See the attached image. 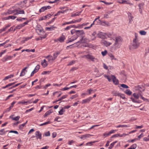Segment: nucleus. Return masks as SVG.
<instances>
[{"label":"nucleus","instance_id":"obj_1","mask_svg":"<svg viewBox=\"0 0 149 149\" xmlns=\"http://www.w3.org/2000/svg\"><path fill=\"white\" fill-rule=\"evenodd\" d=\"M111 38L114 41V44L112 46L113 49L114 50H116L120 48L122 45L123 41L122 38L120 36H117L115 38L111 37Z\"/></svg>","mask_w":149,"mask_h":149},{"label":"nucleus","instance_id":"obj_2","mask_svg":"<svg viewBox=\"0 0 149 149\" xmlns=\"http://www.w3.org/2000/svg\"><path fill=\"white\" fill-rule=\"evenodd\" d=\"M140 43L138 42L137 40V37L135 36V38L133 39L132 44V47L133 48L136 49L139 46Z\"/></svg>","mask_w":149,"mask_h":149},{"label":"nucleus","instance_id":"obj_3","mask_svg":"<svg viewBox=\"0 0 149 149\" xmlns=\"http://www.w3.org/2000/svg\"><path fill=\"white\" fill-rule=\"evenodd\" d=\"M75 39H77L78 37H80L82 40L84 37L85 33L83 30H77L76 35H74Z\"/></svg>","mask_w":149,"mask_h":149},{"label":"nucleus","instance_id":"obj_4","mask_svg":"<svg viewBox=\"0 0 149 149\" xmlns=\"http://www.w3.org/2000/svg\"><path fill=\"white\" fill-rule=\"evenodd\" d=\"M86 58L88 59H90L92 61L94 62H97L98 60L97 59L95 58L93 56L90 54H87L85 56Z\"/></svg>","mask_w":149,"mask_h":149},{"label":"nucleus","instance_id":"obj_5","mask_svg":"<svg viewBox=\"0 0 149 149\" xmlns=\"http://www.w3.org/2000/svg\"><path fill=\"white\" fill-rule=\"evenodd\" d=\"M91 41V40H90V39H88L87 38H84V37H83V39H82V38H81L80 40L79 41L77 42L76 43V44H79L80 42L81 43H86V42H88Z\"/></svg>","mask_w":149,"mask_h":149},{"label":"nucleus","instance_id":"obj_6","mask_svg":"<svg viewBox=\"0 0 149 149\" xmlns=\"http://www.w3.org/2000/svg\"><path fill=\"white\" fill-rule=\"evenodd\" d=\"M113 10L109 11L106 13L104 15V17L106 18H109L111 17V14Z\"/></svg>","mask_w":149,"mask_h":149},{"label":"nucleus","instance_id":"obj_7","mask_svg":"<svg viewBox=\"0 0 149 149\" xmlns=\"http://www.w3.org/2000/svg\"><path fill=\"white\" fill-rule=\"evenodd\" d=\"M111 79H112L113 82L115 84L117 85L118 84V81L115 76L113 75H111Z\"/></svg>","mask_w":149,"mask_h":149},{"label":"nucleus","instance_id":"obj_8","mask_svg":"<svg viewBox=\"0 0 149 149\" xmlns=\"http://www.w3.org/2000/svg\"><path fill=\"white\" fill-rule=\"evenodd\" d=\"M92 97H90L87 98L83 100L81 102V104H84L89 103L90 101L92 100Z\"/></svg>","mask_w":149,"mask_h":149},{"label":"nucleus","instance_id":"obj_9","mask_svg":"<svg viewBox=\"0 0 149 149\" xmlns=\"http://www.w3.org/2000/svg\"><path fill=\"white\" fill-rule=\"evenodd\" d=\"M51 8V7L49 6H43L40 9L39 12L40 13L43 12L46 10L50 9Z\"/></svg>","mask_w":149,"mask_h":149},{"label":"nucleus","instance_id":"obj_10","mask_svg":"<svg viewBox=\"0 0 149 149\" xmlns=\"http://www.w3.org/2000/svg\"><path fill=\"white\" fill-rule=\"evenodd\" d=\"M58 38L59 42L61 43L63 42L66 38L65 34L62 33L61 36Z\"/></svg>","mask_w":149,"mask_h":149},{"label":"nucleus","instance_id":"obj_11","mask_svg":"<svg viewBox=\"0 0 149 149\" xmlns=\"http://www.w3.org/2000/svg\"><path fill=\"white\" fill-rule=\"evenodd\" d=\"M35 135L36 137L37 138V139H42V134L39 131L36 132Z\"/></svg>","mask_w":149,"mask_h":149},{"label":"nucleus","instance_id":"obj_12","mask_svg":"<svg viewBox=\"0 0 149 149\" xmlns=\"http://www.w3.org/2000/svg\"><path fill=\"white\" fill-rule=\"evenodd\" d=\"M102 44L105 46L107 47L111 45L112 43L108 42L105 40H103L102 41Z\"/></svg>","mask_w":149,"mask_h":149},{"label":"nucleus","instance_id":"obj_13","mask_svg":"<svg viewBox=\"0 0 149 149\" xmlns=\"http://www.w3.org/2000/svg\"><path fill=\"white\" fill-rule=\"evenodd\" d=\"M25 14L24 11L23 10H18L16 9V13L14 14V15H17L19 14Z\"/></svg>","mask_w":149,"mask_h":149},{"label":"nucleus","instance_id":"obj_14","mask_svg":"<svg viewBox=\"0 0 149 149\" xmlns=\"http://www.w3.org/2000/svg\"><path fill=\"white\" fill-rule=\"evenodd\" d=\"M41 64L43 68L46 67L48 65V63L45 59L41 61Z\"/></svg>","mask_w":149,"mask_h":149},{"label":"nucleus","instance_id":"obj_15","mask_svg":"<svg viewBox=\"0 0 149 149\" xmlns=\"http://www.w3.org/2000/svg\"><path fill=\"white\" fill-rule=\"evenodd\" d=\"M98 21L100 22L102 25L105 26L104 25L102 24L104 23L107 26H110V24L107 22L101 20L100 19H98Z\"/></svg>","mask_w":149,"mask_h":149},{"label":"nucleus","instance_id":"obj_16","mask_svg":"<svg viewBox=\"0 0 149 149\" xmlns=\"http://www.w3.org/2000/svg\"><path fill=\"white\" fill-rule=\"evenodd\" d=\"M118 2L119 3H124L132 5V4L130 3L127 2V1L126 0H118Z\"/></svg>","mask_w":149,"mask_h":149},{"label":"nucleus","instance_id":"obj_17","mask_svg":"<svg viewBox=\"0 0 149 149\" xmlns=\"http://www.w3.org/2000/svg\"><path fill=\"white\" fill-rule=\"evenodd\" d=\"M92 136V135L87 134L82 135L81 137L80 138L81 139L84 140L85 139L88 138L90 136Z\"/></svg>","mask_w":149,"mask_h":149},{"label":"nucleus","instance_id":"obj_18","mask_svg":"<svg viewBox=\"0 0 149 149\" xmlns=\"http://www.w3.org/2000/svg\"><path fill=\"white\" fill-rule=\"evenodd\" d=\"M60 52L59 51H57L54 53L53 57L54 59L55 60L57 57L58 55L60 54Z\"/></svg>","mask_w":149,"mask_h":149},{"label":"nucleus","instance_id":"obj_19","mask_svg":"<svg viewBox=\"0 0 149 149\" xmlns=\"http://www.w3.org/2000/svg\"><path fill=\"white\" fill-rule=\"evenodd\" d=\"M45 57L46 58H48V60L49 62H50L51 61H53L55 60L53 58V57L51 55H48Z\"/></svg>","mask_w":149,"mask_h":149},{"label":"nucleus","instance_id":"obj_20","mask_svg":"<svg viewBox=\"0 0 149 149\" xmlns=\"http://www.w3.org/2000/svg\"><path fill=\"white\" fill-rule=\"evenodd\" d=\"M13 58L12 56H8L7 57H5L3 58V62H5L8 60H10Z\"/></svg>","mask_w":149,"mask_h":149},{"label":"nucleus","instance_id":"obj_21","mask_svg":"<svg viewBox=\"0 0 149 149\" xmlns=\"http://www.w3.org/2000/svg\"><path fill=\"white\" fill-rule=\"evenodd\" d=\"M16 9H15L13 10H11L10 9L8 10V15H10L12 14H14L16 13Z\"/></svg>","mask_w":149,"mask_h":149},{"label":"nucleus","instance_id":"obj_22","mask_svg":"<svg viewBox=\"0 0 149 149\" xmlns=\"http://www.w3.org/2000/svg\"><path fill=\"white\" fill-rule=\"evenodd\" d=\"M96 89H92L91 88H90V89H88L87 91L88 92V93L89 94H90L91 93H94L95 91H96Z\"/></svg>","mask_w":149,"mask_h":149},{"label":"nucleus","instance_id":"obj_23","mask_svg":"<svg viewBox=\"0 0 149 149\" xmlns=\"http://www.w3.org/2000/svg\"><path fill=\"white\" fill-rule=\"evenodd\" d=\"M120 93H118V92L116 91H113L112 92V94L114 95L115 96H119V95H120Z\"/></svg>","mask_w":149,"mask_h":149},{"label":"nucleus","instance_id":"obj_24","mask_svg":"<svg viewBox=\"0 0 149 149\" xmlns=\"http://www.w3.org/2000/svg\"><path fill=\"white\" fill-rule=\"evenodd\" d=\"M16 82H13V83H10V84H9L7 85H6V86H3V87H2V88L3 89H4V88H8L9 86H12L13 85V84H14Z\"/></svg>","mask_w":149,"mask_h":149},{"label":"nucleus","instance_id":"obj_25","mask_svg":"<svg viewBox=\"0 0 149 149\" xmlns=\"http://www.w3.org/2000/svg\"><path fill=\"white\" fill-rule=\"evenodd\" d=\"M75 39V37L74 35L72 37V38H70L68 40V41L66 42V43H68L69 42H71L73 41L74 40H76V39Z\"/></svg>","mask_w":149,"mask_h":149},{"label":"nucleus","instance_id":"obj_26","mask_svg":"<svg viewBox=\"0 0 149 149\" xmlns=\"http://www.w3.org/2000/svg\"><path fill=\"white\" fill-rule=\"evenodd\" d=\"M52 110H49V111L46 112L45 114H44V116L45 117L49 115L50 114L52 113Z\"/></svg>","mask_w":149,"mask_h":149},{"label":"nucleus","instance_id":"obj_27","mask_svg":"<svg viewBox=\"0 0 149 149\" xmlns=\"http://www.w3.org/2000/svg\"><path fill=\"white\" fill-rule=\"evenodd\" d=\"M56 28V27H54L53 26H52L50 27H47L46 28V30L48 31H51L52 30H54L55 28Z\"/></svg>","mask_w":149,"mask_h":149},{"label":"nucleus","instance_id":"obj_28","mask_svg":"<svg viewBox=\"0 0 149 149\" xmlns=\"http://www.w3.org/2000/svg\"><path fill=\"white\" fill-rule=\"evenodd\" d=\"M124 93L128 95H130L132 93V92L129 89H127Z\"/></svg>","mask_w":149,"mask_h":149},{"label":"nucleus","instance_id":"obj_29","mask_svg":"<svg viewBox=\"0 0 149 149\" xmlns=\"http://www.w3.org/2000/svg\"><path fill=\"white\" fill-rule=\"evenodd\" d=\"M137 146L136 144L134 143L131 146L128 148L127 149H135Z\"/></svg>","mask_w":149,"mask_h":149},{"label":"nucleus","instance_id":"obj_30","mask_svg":"<svg viewBox=\"0 0 149 149\" xmlns=\"http://www.w3.org/2000/svg\"><path fill=\"white\" fill-rule=\"evenodd\" d=\"M130 125H119L118 126H117L116 127H130Z\"/></svg>","mask_w":149,"mask_h":149},{"label":"nucleus","instance_id":"obj_31","mask_svg":"<svg viewBox=\"0 0 149 149\" xmlns=\"http://www.w3.org/2000/svg\"><path fill=\"white\" fill-rule=\"evenodd\" d=\"M6 131H4V129H3L0 130V135H3L5 134L6 133Z\"/></svg>","mask_w":149,"mask_h":149},{"label":"nucleus","instance_id":"obj_32","mask_svg":"<svg viewBox=\"0 0 149 149\" xmlns=\"http://www.w3.org/2000/svg\"><path fill=\"white\" fill-rule=\"evenodd\" d=\"M109 56L110 57L111 60H117L116 58L114 57V56L112 54H110L109 55Z\"/></svg>","mask_w":149,"mask_h":149},{"label":"nucleus","instance_id":"obj_33","mask_svg":"<svg viewBox=\"0 0 149 149\" xmlns=\"http://www.w3.org/2000/svg\"><path fill=\"white\" fill-rule=\"evenodd\" d=\"M65 111V110L64 109L62 108L61 109L60 111L58 112L59 114L60 115H62L63 114V113Z\"/></svg>","mask_w":149,"mask_h":149},{"label":"nucleus","instance_id":"obj_34","mask_svg":"<svg viewBox=\"0 0 149 149\" xmlns=\"http://www.w3.org/2000/svg\"><path fill=\"white\" fill-rule=\"evenodd\" d=\"M133 95L134 97L136 99H138L139 97V95L136 93H134L133 94Z\"/></svg>","mask_w":149,"mask_h":149},{"label":"nucleus","instance_id":"obj_35","mask_svg":"<svg viewBox=\"0 0 149 149\" xmlns=\"http://www.w3.org/2000/svg\"><path fill=\"white\" fill-rule=\"evenodd\" d=\"M77 30H76L75 29H73L71 30V33L72 35L75 34L76 35Z\"/></svg>","mask_w":149,"mask_h":149},{"label":"nucleus","instance_id":"obj_36","mask_svg":"<svg viewBox=\"0 0 149 149\" xmlns=\"http://www.w3.org/2000/svg\"><path fill=\"white\" fill-rule=\"evenodd\" d=\"M28 102V101L25 102L24 100H22L21 101L19 102L18 103L19 104L27 105V103Z\"/></svg>","mask_w":149,"mask_h":149},{"label":"nucleus","instance_id":"obj_37","mask_svg":"<svg viewBox=\"0 0 149 149\" xmlns=\"http://www.w3.org/2000/svg\"><path fill=\"white\" fill-rule=\"evenodd\" d=\"M68 96V95H63L62 97H61L60 98L58 99V100L59 101L61 100H62L65 99Z\"/></svg>","mask_w":149,"mask_h":149},{"label":"nucleus","instance_id":"obj_38","mask_svg":"<svg viewBox=\"0 0 149 149\" xmlns=\"http://www.w3.org/2000/svg\"><path fill=\"white\" fill-rule=\"evenodd\" d=\"M50 123V121H47V122H46L45 123H42V124H40L39 125L40 126H43V125H47L48 124H49Z\"/></svg>","mask_w":149,"mask_h":149},{"label":"nucleus","instance_id":"obj_39","mask_svg":"<svg viewBox=\"0 0 149 149\" xmlns=\"http://www.w3.org/2000/svg\"><path fill=\"white\" fill-rule=\"evenodd\" d=\"M40 68V65H38L36 66V68H35L34 70V71H36V72L38 71V70H39Z\"/></svg>","mask_w":149,"mask_h":149},{"label":"nucleus","instance_id":"obj_40","mask_svg":"<svg viewBox=\"0 0 149 149\" xmlns=\"http://www.w3.org/2000/svg\"><path fill=\"white\" fill-rule=\"evenodd\" d=\"M141 5H142V4H140L138 5V6L139 7V10L141 13H142V9L141 6Z\"/></svg>","mask_w":149,"mask_h":149},{"label":"nucleus","instance_id":"obj_41","mask_svg":"<svg viewBox=\"0 0 149 149\" xmlns=\"http://www.w3.org/2000/svg\"><path fill=\"white\" fill-rule=\"evenodd\" d=\"M121 86L124 88H129L128 86L126 84H121Z\"/></svg>","mask_w":149,"mask_h":149},{"label":"nucleus","instance_id":"obj_42","mask_svg":"<svg viewBox=\"0 0 149 149\" xmlns=\"http://www.w3.org/2000/svg\"><path fill=\"white\" fill-rule=\"evenodd\" d=\"M110 135L109 132H108V133H105L103 134V136H104V138H105L107 137Z\"/></svg>","mask_w":149,"mask_h":149},{"label":"nucleus","instance_id":"obj_43","mask_svg":"<svg viewBox=\"0 0 149 149\" xmlns=\"http://www.w3.org/2000/svg\"><path fill=\"white\" fill-rule=\"evenodd\" d=\"M142 35H145L146 34V32L145 31H140L139 32Z\"/></svg>","mask_w":149,"mask_h":149},{"label":"nucleus","instance_id":"obj_44","mask_svg":"<svg viewBox=\"0 0 149 149\" xmlns=\"http://www.w3.org/2000/svg\"><path fill=\"white\" fill-rule=\"evenodd\" d=\"M73 26L72 25H70L69 26H68L67 27H66V28H65L64 30L65 31H67L68 30H69Z\"/></svg>","mask_w":149,"mask_h":149},{"label":"nucleus","instance_id":"obj_45","mask_svg":"<svg viewBox=\"0 0 149 149\" xmlns=\"http://www.w3.org/2000/svg\"><path fill=\"white\" fill-rule=\"evenodd\" d=\"M27 122V121L25 123L22 124V125H20L19 126V128L20 129H22L23 128V127L26 124Z\"/></svg>","mask_w":149,"mask_h":149},{"label":"nucleus","instance_id":"obj_46","mask_svg":"<svg viewBox=\"0 0 149 149\" xmlns=\"http://www.w3.org/2000/svg\"><path fill=\"white\" fill-rule=\"evenodd\" d=\"M20 118V116H17L16 117H14V118H13V120L15 121H18L19 120Z\"/></svg>","mask_w":149,"mask_h":149},{"label":"nucleus","instance_id":"obj_47","mask_svg":"<svg viewBox=\"0 0 149 149\" xmlns=\"http://www.w3.org/2000/svg\"><path fill=\"white\" fill-rule=\"evenodd\" d=\"M144 141H147L149 140V135L146 137H144L143 139Z\"/></svg>","mask_w":149,"mask_h":149},{"label":"nucleus","instance_id":"obj_48","mask_svg":"<svg viewBox=\"0 0 149 149\" xmlns=\"http://www.w3.org/2000/svg\"><path fill=\"white\" fill-rule=\"evenodd\" d=\"M25 74V73L24 72V71H23V70H22L21 72L20 76V77L23 76Z\"/></svg>","mask_w":149,"mask_h":149},{"label":"nucleus","instance_id":"obj_49","mask_svg":"<svg viewBox=\"0 0 149 149\" xmlns=\"http://www.w3.org/2000/svg\"><path fill=\"white\" fill-rule=\"evenodd\" d=\"M121 98H122L123 99H124L125 98V95L123 94H122L120 93V95H119V96Z\"/></svg>","mask_w":149,"mask_h":149},{"label":"nucleus","instance_id":"obj_50","mask_svg":"<svg viewBox=\"0 0 149 149\" xmlns=\"http://www.w3.org/2000/svg\"><path fill=\"white\" fill-rule=\"evenodd\" d=\"M17 17L13 16H8L9 19H14L15 18Z\"/></svg>","mask_w":149,"mask_h":149},{"label":"nucleus","instance_id":"obj_51","mask_svg":"<svg viewBox=\"0 0 149 149\" xmlns=\"http://www.w3.org/2000/svg\"><path fill=\"white\" fill-rule=\"evenodd\" d=\"M22 27H23L22 25L21 24L16 26V28L17 29H19Z\"/></svg>","mask_w":149,"mask_h":149},{"label":"nucleus","instance_id":"obj_52","mask_svg":"<svg viewBox=\"0 0 149 149\" xmlns=\"http://www.w3.org/2000/svg\"><path fill=\"white\" fill-rule=\"evenodd\" d=\"M104 76L105 78H107L108 79V80L109 81H111V79L109 77V76H107L105 75H104Z\"/></svg>","mask_w":149,"mask_h":149},{"label":"nucleus","instance_id":"obj_53","mask_svg":"<svg viewBox=\"0 0 149 149\" xmlns=\"http://www.w3.org/2000/svg\"><path fill=\"white\" fill-rule=\"evenodd\" d=\"M21 83H22L17 84L15 85H14V86L11 87L10 88H9V89H12V88H15V87L18 86L19 85H20Z\"/></svg>","mask_w":149,"mask_h":149},{"label":"nucleus","instance_id":"obj_54","mask_svg":"<svg viewBox=\"0 0 149 149\" xmlns=\"http://www.w3.org/2000/svg\"><path fill=\"white\" fill-rule=\"evenodd\" d=\"M78 96V95H77V94H76L72 96V97H70V98L71 99H73L74 98L77 97Z\"/></svg>","mask_w":149,"mask_h":149},{"label":"nucleus","instance_id":"obj_55","mask_svg":"<svg viewBox=\"0 0 149 149\" xmlns=\"http://www.w3.org/2000/svg\"><path fill=\"white\" fill-rule=\"evenodd\" d=\"M120 136V134H116L113 136H112L111 137V138H113L114 137H118V136Z\"/></svg>","mask_w":149,"mask_h":149},{"label":"nucleus","instance_id":"obj_56","mask_svg":"<svg viewBox=\"0 0 149 149\" xmlns=\"http://www.w3.org/2000/svg\"><path fill=\"white\" fill-rule=\"evenodd\" d=\"M107 53V50H105L104 52H102V54L103 56H104L106 55Z\"/></svg>","mask_w":149,"mask_h":149},{"label":"nucleus","instance_id":"obj_57","mask_svg":"<svg viewBox=\"0 0 149 149\" xmlns=\"http://www.w3.org/2000/svg\"><path fill=\"white\" fill-rule=\"evenodd\" d=\"M29 22V21H27L26 22H25L24 23H23L22 24H21L22 25L23 27L25 25H27L28 24V23Z\"/></svg>","mask_w":149,"mask_h":149},{"label":"nucleus","instance_id":"obj_58","mask_svg":"<svg viewBox=\"0 0 149 149\" xmlns=\"http://www.w3.org/2000/svg\"><path fill=\"white\" fill-rule=\"evenodd\" d=\"M50 72L49 71H44L42 73V74L44 75L45 74L47 73L49 74Z\"/></svg>","mask_w":149,"mask_h":149},{"label":"nucleus","instance_id":"obj_59","mask_svg":"<svg viewBox=\"0 0 149 149\" xmlns=\"http://www.w3.org/2000/svg\"><path fill=\"white\" fill-rule=\"evenodd\" d=\"M135 128L136 129H141L143 127V125H141V126H137L136 125Z\"/></svg>","mask_w":149,"mask_h":149},{"label":"nucleus","instance_id":"obj_60","mask_svg":"<svg viewBox=\"0 0 149 149\" xmlns=\"http://www.w3.org/2000/svg\"><path fill=\"white\" fill-rule=\"evenodd\" d=\"M45 135L46 136H49L50 135V133L49 131L45 133Z\"/></svg>","mask_w":149,"mask_h":149},{"label":"nucleus","instance_id":"obj_61","mask_svg":"<svg viewBox=\"0 0 149 149\" xmlns=\"http://www.w3.org/2000/svg\"><path fill=\"white\" fill-rule=\"evenodd\" d=\"M91 38L90 39V40H91H91H95L96 38L95 36H91Z\"/></svg>","mask_w":149,"mask_h":149},{"label":"nucleus","instance_id":"obj_62","mask_svg":"<svg viewBox=\"0 0 149 149\" xmlns=\"http://www.w3.org/2000/svg\"><path fill=\"white\" fill-rule=\"evenodd\" d=\"M74 141H73V140H71L70 141H69L68 142V144L69 145H72V143H74Z\"/></svg>","mask_w":149,"mask_h":149},{"label":"nucleus","instance_id":"obj_63","mask_svg":"<svg viewBox=\"0 0 149 149\" xmlns=\"http://www.w3.org/2000/svg\"><path fill=\"white\" fill-rule=\"evenodd\" d=\"M116 130H111L109 132V133L110 134V135L112 133H114L116 131Z\"/></svg>","mask_w":149,"mask_h":149},{"label":"nucleus","instance_id":"obj_64","mask_svg":"<svg viewBox=\"0 0 149 149\" xmlns=\"http://www.w3.org/2000/svg\"><path fill=\"white\" fill-rule=\"evenodd\" d=\"M12 108L10 107L9 108L6 109V110L5 111V112H9L10 111V110Z\"/></svg>","mask_w":149,"mask_h":149}]
</instances>
